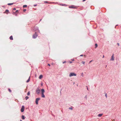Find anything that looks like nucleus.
I'll return each instance as SVG.
<instances>
[{
    "label": "nucleus",
    "mask_w": 121,
    "mask_h": 121,
    "mask_svg": "<svg viewBox=\"0 0 121 121\" xmlns=\"http://www.w3.org/2000/svg\"><path fill=\"white\" fill-rule=\"evenodd\" d=\"M82 64H85V62L83 61H82Z\"/></svg>",
    "instance_id": "21"
},
{
    "label": "nucleus",
    "mask_w": 121,
    "mask_h": 121,
    "mask_svg": "<svg viewBox=\"0 0 121 121\" xmlns=\"http://www.w3.org/2000/svg\"><path fill=\"white\" fill-rule=\"evenodd\" d=\"M43 78V76L42 75H40L39 77V78L40 79H41Z\"/></svg>",
    "instance_id": "10"
},
{
    "label": "nucleus",
    "mask_w": 121,
    "mask_h": 121,
    "mask_svg": "<svg viewBox=\"0 0 121 121\" xmlns=\"http://www.w3.org/2000/svg\"><path fill=\"white\" fill-rule=\"evenodd\" d=\"M11 40H13V37L12 36H11L9 38Z\"/></svg>",
    "instance_id": "13"
},
{
    "label": "nucleus",
    "mask_w": 121,
    "mask_h": 121,
    "mask_svg": "<svg viewBox=\"0 0 121 121\" xmlns=\"http://www.w3.org/2000/svg\"><path fill=\"white\" fill-rule=\"evenodd\" d=\"M86 87H87V90H88V88L87 86H86Z\"/></svg>",
    "instance_id": "30"
},
{
    "label": "nucleus",
    "mask_w": 121,
    "mask_h": 121,
    "mask_svg": "<svg viewBox=\"0 0 121 121\" xmlns=\"http://www.w3.org/2000/svg\"><path fill=\"white\" fill-rule=\"evenodd\" d=\"M40 98H37L35 100V103L36 104H38V101L40 100Z\"/></svg>",
    "instance_id": "3"
},
{
    "label": "nucleus",
    "mask_w": 121,
    "mask_h": 121,
    "mask_svg": "<svg viewBox=\"0 0 121 121\" xmlns=\"http://www.w3.org/2000/svg\"><path fill=\"white\" fill-rule=\"evenodd\" d=\"M69 109H70L71 110H72V108H69Z\"/></svg>",
    "instance_id": "24"
},
{
    "label": "nucleus",
    "mask_w": 121,
    "mask_h": 121,
    "mask_svg": "<svg viewBox=\"0 0 121 121\" xmlns=\"http://www.w3.org/2000/svg\"><path fill=\"white\" fill-rule=\"evenodd\" d=\"M37 36V35L36 33H35L34 35H33V37L34 39H35L36 38Z\"/></svg>",
    "instance_id": "4"
},
{
    "label": "nucleus",
    "mask_w": 121,
    "mask_h": 121,
    "mask_svg": "<svg viewBox=\"0 0 121 121\" xmlns=\"http://www.w3.org/2000/svg\"><path fill=\"white\" fill-rule=\"evenodd\" d=\"M76 76V74H75L74 73H70V74L69 75V76L70 77H71V76Z\"/></svg>",
    "instance_id": "2"
},
{
    "label": "nucleus",
    "mask_w": 121,
    "mask_h": 121,
    "mask_svg": "<svg viewBox=\"0 0 121 121\" xmlns=\"http://www.w3.org/2000/svg\"><path fill=\"white\" fill-rule=\"evenodd\" d=\"M41 97L43 98H45V96L44 94L45 92V91L44 89H42L41 90Z\"/></svg>",
    "instance_id": "1"
},
{
    "label": "nucleus",
    "mask_w": 121,
    "mask_h": 121,
    "mask_svg": "<svg viewBox=\"0 0 121 121\" xmlns=\"http://www.w3.org/2000/svg\"><path fill=\"white\" fill-rule=\"evenodd\" d=\"M18 11V10H17L16 11V12H17Z\"/></svg>",
    "instance_id": "31"
},
{
    "label": "nucleus",
    "mask_w": 121,
    "mask_h": 121,
    "mask_svg": "<svg viewBox=\"0 0 121 121\" xmlns=\"http://www.w3.org/2000/svg\"><path fill=\"white\" fill-rule=\"evenodd\" d=\"M92 61V60L91 61H90L89 63H91V62Z\"/></svg>",
    "instance_id": "28"
},
{
    "label": "nucleus",
    "mask_w": 121,
    "mask_h": 121,
    "mask_svg": "<svg viewBox=\"0 0 121 121\" xmlns=\"http://www.w3.org/2000/svg\"><path fill=\"white\" fill-rule=\"evenodd\" d=\"M86 56V55H84V56ZM85 57H86V56H85Z\"/></svg>",
    "instance_id": "37"
},
{
    "label": "nucleus",
    "mask_w": 121,
    "mask_h": 121,
    "mask_svg": "<svg viewBox=\"0 0 121 121\" xmlns=\"http://www.w3.org/2000/svg\"><path fill=\"white\" fill-rule=\"evenodd\" d=\"M27 7V5H23V8H26Z\"/></svg>",
    "instance_id": "17"
},
{
    "label": "nucleus",
    "mask_w": 121,
    "mask_h": 121,
    "mask_svg": "<svg viewBox=\"0 0 121 121\" xmlns=\"http://www.w3.org/2000/svg\"><path fill=\"white\" fill-rule=\"evenodd\" d=\"M105 96H106V98H107V94H105Z\"/></svg>",
    "instance_id": "27"
},
{
    "label": "nucleus",
    "mask_w": 121,
    "mask_h": 121,
    "mask_svg": "<svg viewBox=\"0 0 121 121\" xmlns=\"http://www.w3.org/2000/svg\"><path fill=\"white\" fill-rule=\"evenodd\" d=\"M29 98V97L28 96H26L25 97V99L26 100H27Z\"/></svg>",
    "instance_id": "15"
},
{
    "label": "nucleus",
    "mask_w": 121,
    "mask_h": 121,
    "mask_svg": "<svg viewBox=\"0 0 121 121\" xmlns=\"http://www.w3.org/2000/svg\"><path fill=\"white\" fill-rule=\"evenodd\" d=\"M36 5H34V6H36Z\"/></svg>",
    "instance_id": "38"
},
{
    "label": "nucleus",
    "mask_w": 121,
    "mask_h": 121,
    "mask_svg": "<svg viewBox=\"0 0 121 121\" xmlns=\"http://www.w3.org/2000/svg\"><path fill=\"white\" fill-rule=\"evenodd\" d=\"M40 91V90L39 89H37L36 90V92L38 94H39Z\"/></svg>",
    "instance_id": "7"
},
{
    "label": "nucleus",
    "mask_w": 121,
    "mask_h": 121,
    "mask_svg": "<svg viewBox=\"0 0 121 121\" xmlns=\"http://www.w3.org/2000/svg\"><path fill=\"white\" fill-rule=\"evenodd\" d=\"M69 8H72V9H76L77 8L73 6H69Z\"/></svg>",
    "instance_id": "9"
},
{
    "label": "nucleus",
    "mask_w": 121,
    "mask_h": 121,
    "mask_svg": "<svg viewBox=\"0 0 121 121\" xmlns=\"http://www.w3.org/2000/svg\"><path fill=\"white\" fill-rule=\"evenodd\" d=\"M8 90H9V91L10 92H11V90H10V89H8Z\"/></svg>",
    "instance_id": "20"
},
{
    "label": "nucleus",
    "mask_w": 121,
    "mask_h": 121,
    "mask_svg": "<svg viewBox=\"0 0 121 121\" xmlns=\"http://www.w3.org/2000/svg\"><path fill=\"white\" fill-rule=\"evenodd\" d=\"M30 76L29 77V78L27 80L26 82H29V81H30Z\"/></svg>",
    "instance_id": "12"
},
{
    "label": "nucleus",
    "mask_w": 121,
    "mask_h": 121,
    "mask_svg": "<svg viewBox=\"0 0 121 121\" xmlns=\"http://www.w3.org/2000/svg\"><path fill=\"white\" fill-rule=\"evenodd\" d=\"M24 106H22L21 109V112H24Z\"/></svg>",
    "instance_id": "5"
},
{
    "label": "nucleus",
    "mask_w": 121,
    "mask_h": 121,
    "mask_svg": "<svg viewBox=\"0 0 121 121\" xmlns=\"http://www.w3.org/2000/svg\"><path fill=\"white\" fill-rule=\"evenodd\" d=\"M117 44L118 46H119V43H118Z\"/></svg>",
    "instance_id": "33"
},
{
    "label": "nucleus",
    "mask_w": 121,
    "mask_h": 121,
    "mask_svg": "<svg viewBox=\"0 0 121 121\" xmlns=\"http://www.w3.org/2000/svg\"><path fill=\"white\" fill-rule=\"evenodd\" d=\"M48 65H49V66H50V64H48Z\"/></svg>",
    "instance_id": "29"
},
{
    "label": "nucleus",
    "mask_w": 121,
    "mask_h": 121,
    "mask_svg": "<svg viewBox=\"0 0 121 121\" xmlns=\"http://www.w3.org/2000/svg\"><path fill=\"white\" fill-rule=\"evenodd\" d=\"M48 2L47 1H44V3H48Z\"/></svg>",
    "instance_id": "23"
},
{
    "label": "nucleus",
    "mask_w": 121,
    "mask_h": 121,
    "mask_svg": "<svg viewBox=\"0 0 121 121\" xmlns=\"http://www.w3.org/2000/svg\"><path fill=\"white\" fill-rule=\"evenodd\" d=\"M103 115V114L102 113V114H99L98 115V116L99 117H101V116Z\"/></svg>",
    "instance_id": "11"
},
{
    "label": "nucleus",
    "mask_w": 121,
    "mask_h": 121,
    "mask_svg": "<svg viewBox=\"0 0 121 121\" xmlns=\"http://www.w3.org/2000/svg\"><path fill=\"white\" fill-rule=\"evenodd\" d=\"M83 56V55H80V56Z\"/></svg>",
    "instance_id": "34"
},
{
    "label": "nucleus",
    "mask_w": 121,
    "mask_h": 121,
    "mask_svg": "<svg viewBox=\"0 0 121 121\" xmlns=\"http://www.w3.org/2000/svg\"><path fill=\"white\" fill-rule=\"evenodd\" d=\"M104 55H103V58H104Z\"/></svg>",
    "instance_id": "36"
},
{
    "label": "nucleus",
    "mask_w": 121,
    "mask_h": 121,
    "mask_svg": "<svg viewBox=\"0 0 121 121\" xmlns=\"http://www.w3.org/2000/svg\"><path fill=\"white\" fill-rule=\"evenodd\" d=\"M9 10L8 9H6L5 10V11L4 13H6L7 14H8V13L9 12Z\"/></svg>",
    "instance_id": "8"
},
{
    "label": "nucleus",
    "mask_w": 121,
    "mask_h": 121,
    "mask_svg": "<svg viewBox=\"0 0 121 121\" xmlns=\"http://www.w3.org/2000/svg\"><path fill=\"white\" fill-rule=\"evenodd\" d=\"M115 120L114 119H113V120H112V121H114Z\"/></svg>",
    "instance_id": "35"
},
{
    "label": "nucleus",
    "mask_w": 121,
    "mask_h": 121,
    "mask_svg": "<svg viewBox=\"0 0 121 121\" xmlns=\"http://www.w3.org/2000/svg\"><path fill=\"white\" fill-rule=\"evenodd\" d=\"M95 48H96L97 47L98 45L96 43L95 44Z\"/></svg>",
    "instance_id": "19"
},
{
    "label": "nucleus",
    "mask_w": 121,
    "mask_h": 121,
    "mask_svg": "<svg viewBox=\"0 0 121 121\" xmlns=\"http://www.w3.org/2000/svg\"><path fill=\"white\" fill-rule=\"evenodd\" d=\"M114 60V54H113V55L111 56V58L110 59L111 61H113Z\"/></svg>",
    "instance_id": "6"
},
{
    "label": "nucleus",
    "mask_w": 121,
    "mask_h": 121,
    "mask_svg": "<svg viewBox=\"0 0 121 121\" xmlns=\"http://www.w3.org/2000/svg\"><path fill=\"white\" fill-rule=\"evenodd\" d=\"M66 62L65 61L63 62V64H64V63H66Z\"/></svg>",
    "instance_id": "25"
},
{
    "label": "nucleus",
    "mask_w": 121,
    "mask_h": 121,
    "mask_svg": "<svg viewBox=\"0 0 121 121\" xmlns=\"http://www.w3.org/2000/svg\"><path fill=\"white\" fill-rule=\"evenodd\" d=\"M26 11V9H24L23 10V11L24 12H25Z\"/></svg>",
    "instance_id": "22"
},
{
    "label": "nucleus",
    "mask_w": 121,
    "mask_h": 121,
    "mask_svg": "<svg viewBox=\"0 0 121 121\" xmlns=\"http://www.w3.org/2000/svg\"><path fill=\"white\" fill-rule=\"evenodd\" d=\"M30 91H28L27 93V95H30Z\"/></svg>",
    "instance_id": "18"
},
{
    "label": "nucleus",
    "mask_w": 121,
    "mask_h": 121,
    "mask_svg": "<svg viewBox=\"0 0 121 121\" xmlns=\"http://www.w3.org/2000/svg\"><path fill=\"white\" fill-rule=\"evenodd\" d=\"M20 121H22V120H20Z\"/></svg>",
    "instance_id": "39"
},
{
    "label": "nucleus",
    "mask_w": 121,
    "mask_h": 121,
    "mask_svg": "<svg viewBox=\"0 0 121 121\" xmlns=\"http://www.w3.org/2000/svg\"><path fill=\"white\" fill-rule=\"evenodd\" d=\"M22 119L24 120L25 119V117L24 116L22 115Z\"/></svg>",
    "instance_id": "14"
},
{
    "label": "nucleus",
    "mask_w": 121,
    "mask_h": 121,
    "mask_svg": "<svg viewBox=\"0 0 121 121\" xmlns=\"http://www.w3.org/2000/svg\"><path fill=\"white\" fill-rule=\"evenodd\" d=\"M13 4V3H8V5H12Z\"/></svg>",
    "instance_id": "16"
},
{
    "label": "nucleus",
    "mask_w": 121,
    "mask_h": 121,
    "mask_svg": "<svg viewBox=\"0 0 121 121\" xmlns=\"http://www.w3.org/2000/svg\"><path fill=\"white\" fill-rule=\"evenodd\" d=\"M13 10H16V9L15 8H14L13 9Z\"/></svg>",
    "instance_id": "26"
},
{
    "label": "nucleus",
    "mask_w": 121,
    "mask_h": 121,
    "mask_svg": "<svg viewBox=\"0 0 121 121\" xmlns=\"http://www.w3.org/2000/svg\"><path fill=\"white\" fill-rule=\"evenodd\" d=\"M86 0H83L82 1L84 2Z\"/></svg>",
    "instance_id": "32"
}]
</instances>
